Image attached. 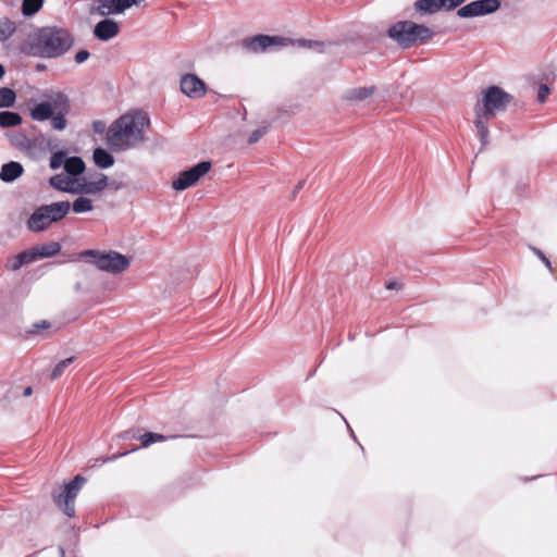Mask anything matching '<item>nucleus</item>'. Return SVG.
I'll use <instances>...</instances> for the list:
<instances>
[{
	"instance_id": "nucleus-1",
	"label": "nucleus",
	"mask_w": 557,
	"mask_h": 557,
	"mask_svg": "<svg viewBox=\"0 0 557 557\" xmlns=\"http://www.w3.org/2000/svg\"><path fill=\"white\" fill-rule=\"evenodd\" d=\"M149 125L145 112L135 111L120 116L110 127L108 144L114 151H123L136 147L145 139L144 131Z\"/></svg>"
},
{
	"instance_id": "nucleus-2",
	"label": "nucleus",
	"mask_w": 557,
	"mask_h": 557,
	"mask_svg": "<svg viewBox=\"0 0 557 557\" xmlns=\"http://www.w3.org/2000/svg\"><path fill=\"white\" fill-rule=\"evenodd\" d=\"M513 97L498 86H490L483 90L481 101L475 104L474 125L478 129L482 146L488 143V120L505 112Z\"/></svg>"
},
{
	"instance_id": "nucleus-3",
	"label": "nucleus",
	"mask_w": 557,
	"mask_h": 557,
	"mask_svg": "<svg viewBox=\"0 0 557 557\" xmlns=\"http://www.w3.org/2000/svg\"><path fill=\"white\" fill-rule=\"evenodd\" d=\"M73 45V37L64 28L44 27L29 41V51L41 58H58Z\"/></svg>"
},
{
	"instance_id": "nucleus-4",
	"label": "nucleus",
	"mask_w": 557,
	"mask_h": 557,
	"mask_svg": "<svg viewBox=\"0 0 557 557\" xmlns=\"http://www.w3.org/2000/svg\"><path fill=\"white\" fill-rule=\"evenodd\" d=\"M71 111L69 98L63 94H57L48 100L36 103L29 110L32 120L45 122L50 120L51 128L62 132L67 127V119Z\"/></svg>"
},
{
	"instance_id": "nucleus-5",
	"label": "nucleus",
	"mask_w": 557,
	"mask_h": 557,
	"mask_svg": "<svg viewBox=\"0 0 557 557\" xmlns=\"http://www.w3.org/2000/svg\"><path fill=\"white\" fill-rule=\"evenodd\" d=\"M387 35L401 48L408 49L429 41L434 33L425 25L399 21L388 28Z\"/></svg>"
},
{
	"instance_id": "nucleus-6",
	"label": "nucleus",
	"mask_w": 557,
	"mask_h": 557,
	"mask_svg": "<svg viewBox=\"0 0 557 557\" xmlns=\"http://www.w3.org/2000/svg\"><path fill=\"white\" fill-rule=\"evenodd\" d=\"M71 211L69 201L52 202L38 207L27 219L26 226L33 233L48 230L53 223L62 221Z\"/></svg>"
},
{
	"instance_id": "nucleus-7",
	"label": "nucleus",
	"mask_w": 557,
	"mask_h": 557,
	"mask_svg": "<svg viewBox=\"0 0 557 557\" xmlns=\"http://www.w3.org/2000/svg\"><path fill=\"white\" fill-rule=\"evenodd\" d=\"M79 257L92 259V263L98 270L111 274H120L131 265L129 258L114 250L101 252L99 250L90 249L81 252Z\"/></svg>"
},
{
	"instance_id": "nucleus-8",
	"label": "nucleus",
	"mask_w": 557,
	"mask_h": 557,
	"mask_svg": "<svg viewBox=\"0 0 557 557\" xmlns=\"http://www.w3.org/2000/svg\"><path fill=\"white\" fill-rule=\"evenodd\" d=\"M85 482L84 476L76 475L72 481L52 492L54 504L70 518L75 516V499Z\"/></svg>"
},
{
	"instance_id": "nucleus-9",
	"label": "nucleus",
	"mask_w": 557,
	"mask_h": 557,
	"mask_svg": "<svg viewBox=\"0 0 557 557\" xmlns=\"http://www.w3.org/2000/svg\"><path fill=\"white\" fill-rule=\"evenodd\" d=\"M210 169L211 162L202 161L188 170L180 172L177 177L172 181V188L182 191L194 186Z\"/></svg>"
},
{
	"instance_id": "nucleus-10",
	"label": "nucleus",
	"mask_w": 557,
	"mask_h": 557,
	"mask_svg": "<svg viewBox=\"0 0 557 557\" xmlns=\"http://www.w3.org/2000/svg\"><path fill=\"white\" fill-rule=\"evenodd\" d=\"M287 42H289V39L283 37L257 35L243 39L242 46L249 52L261 53L272 47L285 46Z\"/></svg>"
},
{
	"instance_id": "nucleus-11",
	"label": "nucleus",
	"mask_w": 557,
	"mask_h": 557,
	"mask_svg": "<svg viewBox=\"0 0 557 557\" xmlns=\"http://www.w3.org/2000/svg\"><path fill=\"white\" fill-rule=\"evenodd\" d=\"M499 8V0H476L458 9L457 15L462 18L483 16L496 12Z\"/></svg>"
},
{
	"instance_id": "nucleus-12",
	"label": "nucleus",
	"mask_w": 557,
	"mask_h": 557,
	"mask_svg": "<svg viewBox=\"0 0 557 557\" xmlns=\"http://www.w3.org/2000/svg\"><path fill=\"white\" fill-rule=\"evenodd\" d=\"M140 2L141 0H95L91 13H97L100 16L121 14L133 5H139Z\"/></svg>"
},
{
	"instance_id": "nucleus-13",
	"label": "nucleus",
	"mask_w": 557,
	"mask_h": 557,
	"mask_svg": "<svg viewBox=\"0 0 557 557\" xmlns=\"http://www.w3.org/2000/svg\"><path fill=\"white\" fill-rule=\"evenodd\" d=\"M181 90L189 98H201L206 91V84L195 74H185L181 78Z\"/></svg>"
},
{
	"instance_id": "nucleus-14",
	"label": "nucleus",
	"mask_w": 557,
	"mask_h": 557,
	"mask_svg": "<svg viewBox=\"0 0 557 557\" xmlns=\"http://www.w3.org/2000/svg\"><path fill=\"white\" fill-rule=\"evenodd\" d=\"M108 186L107 175L99 173L94 180H83L82 183L76 184V194L95 195Z\"/></svg>"
},
{
	"instance_id": "nucleus-15",
	"label": "nucleus",
	"mask_w": 557,
	"mask_h": 557,
	"mask_svg": "<svg viewBox=\"0 0 557 557\" xmlns=\"http://www.w3.org/2000/svg\"><path fill=\"white\" fill-rule=\"evenodd\" d=\"M119 32L120 26L114 20L104 18L96 24L94 35L102 41H108L115 37Z\"/></svg>"
},
{
	"instance_id": "nucleus-16",
	"label": "nucleus",
	"mask_w": 557,
	"mask_h": 557,
	"mask_svg": "<svg viewBox=\"0 0 557 557\" xmlns=\"http://www.w3.org/2000/svg\"><path fill=\"white\" fill-rule=\"evenodd\" d=\"M24 173V168L20 162L10 161L4 163L0 170V180L4 183H12Z\"/></svg>"
},
{
	"instance_id": "nucleus-17",
	"label": "nucleus",
	"mask_w": 557,
	"mask_h": 557,
	"mask_svg": "<svg viewBox=\"0 0 557 557\" xmlns=\"http://www.w3.org/2000/svg\"><path fill=\"white\" fill-rule=\"evenodd\" d=\"M49 184L57 190L76 194V185L73 180L64 174H57L49 180Z\"/></svg>"
},
{
	"instance_id": "nucleus-18",
	"label": "nucleus",
	"mask_w": 557,
	"mask_h": 557,
	"mask_svg": "<svg viewBox=\"0 0 557 557\" xmlns=\"http://www.w3.org/2000/svg\"><path fill=\"white\" fill-rule=\"evenodd\" d=\"M376 88L375 86H369V87H356L352 89H349L345 94V99L348 101L359 102L362 101L372 95H374Z\"/></svg>"
},
{
	"instance_id": "nucleus-19",
	"label": "nucleus",
	"mask_w": 557,
	"mask_h": 557,
	"mask_svg": "<svg viewBox=\"0 0 557 557\" xmlns=\"http://www.w3.org/2000/svg\"><path fill=\"white\" fill-rule=\"evenodd\" d=\"M414 9L423 14H433L444 9L443 0H417L414 2Z\"/></svg>"
},
{
	"instance_id": "nucleus-20",
	"label": "nucleus",
	"mask_w": 557,
	"mask_h": 557,
	"mask_svg": "<svg viewBox=\"0 0 557 557\" xmlns=\"http://www.w3.org/2000/svg\"><path fill=\"white\" fill-rule=\"evenodd\" d=\"M125 437L139 440L143 447H148L156 442H163L169 438L160 433H153V432H147L139 436H137L136 434L129 435V432H126Z\"/></svg>"
},
{
	"instance_id": "nucleus-21",
	"label": "nucleus",
	"mask_w": 557,
	"mask_h": 557,
	"mask_svg": "<svg viewBox=\"0 0 557 557\" xmlns=\"http://www.w3.org/2000/svg\"><path fill=\"white\" fill-rule=\"evenodd\" d=\"M64 170L69 175L77 176L85 171V163L79 157H71L66 159Z\"/></svg>"
},
{
	"instance_id": "nucleus-22",
	"label": "nucleus",
	"mask_w": 557,
	"mask_h": 557,
	"mask_svg": "<svg viewBox=\"0 0 557 557\" xmlns=\"http://www.w3.org/2000/svg\"><path fill=\"white\" fill-rule=\"evenodd\" d=\"M22 116L17 112L1 111L0 112V126L2 128L15 127L22 124Z\"/></svg>"
},
{
	"instance_id": "nucleus-23",
	"label": "nucleus",
	"mask_w": 557,
	"mask_h": 557,
	"mask_svg": "<svg viewBox=\"0 0 557 557\" xmlns=\"http://www.w3.org/2000/svg\"><path fill=\"white\" fill-rule=\"evenodd\" d=\"M94 161L97 166L108 169L114 164V158L107 150L96 148L94 151Z\"/></svg>"
},
{
	"instance_id": "nucleus-24",
	"label": "nucleus",
	"mask_w": 557,
	"mask_h": 557,
	"mask_svg": "<svg viewBox=\"0 0 557 557\" xmlns=\"http://www.w3.org/2000/svg\"><path fill=\"white\" fill-rule=\"evenodd\" d=\"M16 30V24L8 17L0 18V42L9 40Z\"/></svg>"
},
{
	"instance_id": "nucleus-25",
	"label": "nucleus",
	"mask_w": 557,
	"mask_h": 557,
	"mask_svg": "<svg viewBox=\"0 0 557 557\" xmlns=\"http://www.w3.org/2000/svg\"><path fill=\"white\" fill-rule=\"evenodd\" d=\"M38 258H50L55 256L61 250V245L57 242L36 246Z\"/></svg>"
},
{
	"instance_id": "nucleus-26",
	"label": "nucleus",
	"mask_w": 557,
	"mask_h": 557,
	"mask_svg": "<svg viewBox=\"0 0 557 557\" xmlns=\"http://www.w3.org/2000/svg\"><path fill=\"white\" fill-rule=\"evenodd\" d=\"M16 101V94L9 87L0 88V108H11Z\"/></svg>"
},
{
	"instance_id": "nucleus-27",
	"label": "nucleus",
	"mask_w": 557,
	"mask_h": 557,
	"mask_svg": "<svg viewBox=\"0 0 557 557\" xmlns=\"http://www.w3.org/2000/svg\"><path fill=\"white\" fill-rule=\"evenodd\" d=\"M92 201L86 197H78L74 200L73 205H71V209L75 213H85L92 210Z\"/></svg>"
},
{
	"instance_id": "nucleus-28",
	"label": "nucleus",
	"mask_w": 557,
	"mask_h": 557,
	"mask_svg": "<svg viewBox=\"0 0 557 557\" xmlns=\"http://www.w3.org/2000/svg\"><path fill=\"white\" fill-rule=\"evenodd\" d=\"M66 152L63 150H59L50 157L49 166L51 170H58L62 165L65 164L66 161Z\"/></svg>"
},
{
	"instance_id": "nucleus-29",
	"label": "nucleus",
	"mask_w": 557,
	"mask_h": 557,
	"mask_svg": "<svg viewBox=\"0 0 557 557\" xmlns=\"http://www.w3.org/2000/svg\"><path fill=\"white\" fill-rule=\"evenodd\" d=\"M42 5V0H24L22 11L24 15L36 13Z\"/></svg>"
},
{
	"instance_id": "nucleus-30",
	"label": "nucleus",
	"mask_w": 557,
	"mask_h": 557,
	"mask_svg": "<svg viewBox=\"0 0 557 557\" xmlns=\"http://www.w3.org/2000/svg\"><path fill=\"white\" fill-rule=\"evenodd\" d=\"M75 360V357H70V358H66L62 361H60L52 370L51 372V380H57L59 379L65 371V369L71 364L73 363V361Z\"/></svg>"
},
{
	"instance_id": "nucleus-31",
	"label": "nucleus",
	"mask_w": 557,
	"mask_h": 557,
	"mask_svg": "<svg viewBox=\"0 0 557 557\" xmlns=\"http://www.w3.org/2000/svg\"><path fill=\"white\" fill-rule=\"evenodd\" d=\"M11 144L21 150L29 149L32 147L29 139H27L23 134L12 136Z\"/></svg>"
},
{
	"instance_id": "nucleus-32",
	"label": "nucleus",
	"mask_w": 557,
	"mask_h": 557,
	"mask_svg": "<svg viewBox=\"0 0 557 557\" xmlns=\"http://www.w3.org/2000/svg\"><path fill=\"white\" fill-rule=\"evenodd\" d=\"M296 44L299 47L308 48V49H315L320 52L323 51L324 42L318 41V40H309V39H298Z\"/></svg>"
},
{
	"instance_id": "nucleus-33",
	"label": "nucleus",
	"mask_w": 557,
	"mask_h": 557,
	"mask_svg": "<svg viewBox=\"0 0 557 557\" xmlns=\"http://www.w3.org/2000/svg\"><path fill=\"white\" fill-rule=\"evenodd\" d=\"M22 265H24L21 255L12 256L7 261V269L10 271H17Z\"/></svg>"
},
{
	"instance_id": "nucleus-34",
	"label": "nucleus",
	"mask_w": 557,
	"mask_h": 557,
	"mask_svg": "<svg viewBox=\"0 0 557 557\" xmlns=\"http://www.w3.org/2000/svg\"><path fill=\"white\" fill-rule=\"evenodd\" d=\"M20 255L22 257L24 264L34 262L37 259H39L35 247L24 250V251L20 252Z\"/></svg>"
},
{
	"instance_id": "nucleus-35",
	"label": "nucleus",
	"mask_w": 557,
	"mask_h": 557,
	"mask_svg": "<svg viewBox=\"0 0 557 557\" xmlns=\"http://www.w3.org/2000/svg\"><path fill=\"white\" fill-rule=\"evenodd\" d=\"M268 131V126H262L253 131L248 139L249 144H256Z\"/></svg>"
},
{
	"instance_id": "nucleus-36",
	"label": "nucleus",
	"mask_w": 557,
	"mask_h": 557,
	"mask_svg": "<svg viewBox=\"0 0 557 557\" xmlns=\"http://www.w3.org/2000/svg\"><path fill=\"white\" fill-rule=\"evenodd\" d=\"M549 95V88L547 85H541L537 90V99L541 103H543L547 96Z\"/></svg>"
},
{
	"instance_id": "nucleus-37",
	"label": "nucleus",
	"mask_w": 557,
	"mask_h": 557,
	"mask_svg": "<svg viewBox=\"0 0 557 557\" xmlns=\"http://www.w3.org/2000/svg\"><path fill=\"white\" fill-rule=\"evenodd\" d=\"M444 9L447 11L454 10L455 8L462 4L466 0H443Z\"/></svg>"
},
{
	"instance_id": "nucleus-38",
	"label": "nucleus",
	"mask_w": 557,
	"mask_h": 557,
	"mask_svg": "<svg viewBox=\"0 0 557 557\" xmlns=\"http://www.w3.org/2000/svg\"><path fill=\"white\" fill-rule=\"evenodd\" d=\"M89 52L87 50H79L75 54V62L81 64L85 62L89 58Z\"/></svg>"
},
{
	"instance_id": "nucleus-39",
	"label": "nucleus",
	"mask_w": 557,
	"mask_h": 557,
	"mask_svg": "<svg viewBox=\"0 0 557 557\" xmlns=\"http://www.w3.org/2000/svg\"><path fill=\"white\" fill-rule=\"evenodd\" d=\"M92 129L97 134H102L106 131V123L102 121H95L92 123Z\"/></svg>"
},
{
	"instance_id": "nucleus-40",
	"label": "nucleus",
	"mask_w": 557,
	"mask_h": 557,
	"mask_svg": "<svg viewBox=\"0 0 557 557\" xmlns=\"http://www.w3.org/2000/svg\"><path fill=\"white\" fill-rule=\"evenodd\" d=\"M49 323L47 321H41L40 323H36L33 325L32 333H39L40 330L48 329Z\"/></svg>"
},
{
	"instance_id": "nucleus-41",
	"label": "nucleus",
	"mask_w": 557,
	"mask_h": 557,
	"mask_svg": "<svg viewBox=\"0 0 557 557\" xmlns=\"http://www.w3.org/2000/svg\"><path fill=\"white\" fill-rule=\"evenodd\" d=\"M534 251L541 258V260L545 263V265L548 269H552L550 261L545 257V255L541 250H539V249H534Z\"/></svg>"
},
{
	"instance_id": "nucleus-42",
	"label": "nucleus",
	"mask_w": 557,
	"mask_h": 557,
	"mask_svg": "<svg viewBox=\"0 0 557 557\" xmlns=\"http://www.w3.org/2000/svg\"><path fill=\"white\" fill-rule=\"evenodd\" d=\"M386 288H387V289H399V288H400V285H399L397 282L392 281V282H388V283L386 284Z\"/></svg>"
},
{
	"instance_id": "nucleus-43",
	"label": "nucleus",
	"mask_w": 557,
	"mask_h": 557,
	"mask_svg": "<svg viewBox=\"0 0 557 557\" xmlns=\"http://www.w3.org/2000/svg\"><path fill=\"white\" fill-rule=\"evenodd\" d=\"M33 393V388L30 386H27L24 392H23V396L27 397V396H30Z\"/></svg>"
},
{
	"instance_id": "nucleus-44",
	"label": "nucleus",
	"mask_w": 557,
	"mask_h": 557,
	"mask_svg": "<svg viewBox=\"0 0 557 557\" xmlns=\"http://www.w3.org/2000/svg\"><path fill=\"white\" fill-rule=\"evenodd\" d=\"M304 184L305 182H299L298 185L296 186L295 193L304 187Z\"/></svg>"
},
{
	"instance_id": "nucleus-45",
	"label": "nucleus",
	"mask_w": 557,
	"mask_h": 557,
	"mask_svg": "<svg viewBox=\"0 0 557 557\" xmlns=\"http://www.w3.org/2000/svg\"><path fill=\"white\" fill-rule=\"evenodd\" d=\"M5 71L2 64H0V79L3 77Z\"/></svg>"
},
{
	"instance_id": "nucleus-46",
	"label": "nucleus",
	"mask_w": 557,
	"mask_h": 557,
	"mask_svg": "<svg viewBox=\"0 0 557 557\" xmlns=\"http://www.w3.org/2000/svg\"><path fill=\"white\" fill-rule=\"evenodd\" d=\"M60 557H65V550L63 547H59Z\"/></svg>"
}]
</instances>
